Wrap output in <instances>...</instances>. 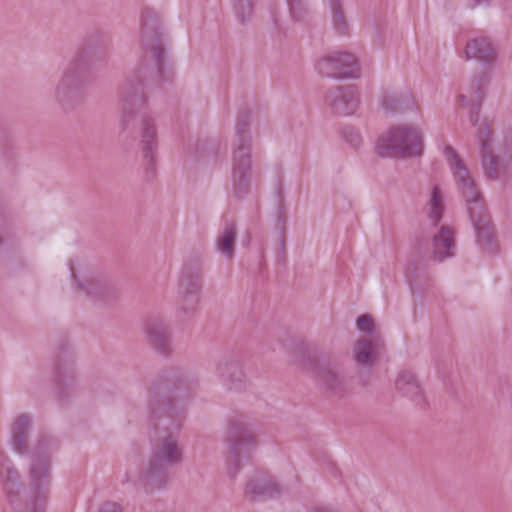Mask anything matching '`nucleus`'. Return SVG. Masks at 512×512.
<instances>
[{
  "mask_svg": "<svg viewBox=\"0 0 512 512\" xmlns=\"http://www.w3.org/2000/svg\"><path fill=\"white\" fill-rule=\"evenodd\" d=\"M182 459L183 449L175 435L164 433L158 436L152 448L151 458L140 471V483L151 489L161 487L166 469L180 464Z\"/></svg>",
  "mask_w": 512,
  "mask_h": 512,
  "instance_id": "nucleus-1",
  "label": "nucleus"
},
{
  "mask_svg": "<svg viewBox=\"0 0 512 512\" xmlns=\"http://www.w3.org/2000/svg\"><path fill=\"white\" fill-rule=\"evenodd\" d=\"M445 152L459 188L465 198L470 219L477 230L478 240L482 242L486 239L489 242L491 236L488 230L489 220L482 197L467 168L455 152L451 148H446Z\"/></svg>",
  "mask_w": 512,
  "mask_h": 512,
  "instance_id": "nucleus-2",
  "label": "nucleus"
},
{
  "mask_svg": "<svg viewBox=\"0 0 512 512\" xmlns=\"http://www.w3.org/2000/svg\"><path fill=\"white\" fill-rule=\"evenodd\" d=\"M258 434L256 427L242 419L230 423L227 436L226 472L234 478L241 470L243 462L251 456L257 444Z\"/></svg>",
  "mask_w": 512,
  "mask_h": 512,
  "instance_id": "nucleus-3",
  "label": "nucleus"
},
{
  "mask_svg": "<svg viewBox=\"0 0 512 512\" xmlns=\"http://www.w3.org/2000/svg\"><path fill=\"white\" fill-rule=\"evenodd\" d=\"M378 152L387 157H413L422 152L420 131L412 126L400 125L392 127L378 141Z\"/></svg>",
  "mask_w": 512,
  "mask_h": 512,
  "instance_id": "nucleus-4",
  "label": "nucleus"
},
{
  "mask_svg": "<svg viewBox=\"0 0 512 512\" xmlns=\"http://www.w3.org/2000/svg\"><path fill=\"white\" fill-rule=\"evenodd\" d=\"M40 445L30 470L31 485L22 512H45L49 497V465Z\"/></svg>",
  "mask_w": 512,
  "mask_h": 512,
  "instance_id": "nucleus-5",
  "label": "nucleus"
},
{
  "mask_svg": "<svg viewBox=\"0 0 512 512\" xmlns=\"http://www.w3.org/2000/svg\"><path fill=\"white\" fill-rule=\"evenodd\" d=\"M478 139L486 177L495 180L505 175L511 162L510 151L494 143L491 129L486 122L479 125Z\"/></svg>",
  "mask_w": 512,
  "mask_h": 512,
  "instance_id": "nucleus-6",
  "label": "nucleus"
},
{
  "mask_svg": "<svg viewBox=\"0 0 512 512\" xmlns=\"http://www.w3.org/2000/svg\"><path fill=\"white\" fill-rule=\"evenodd\" d=\"M247 122L239 120L236 131L239 144L233 153L232 178L233 188L237 194L244 193L252 178V159L250 142L246 137Z\"/></svg>",
  "mask_w": 512,
  "mask_h": 512,
  "instance_id": "nucleus-7",
  "label": "nucleus"
},
{
  "mask_svg": "<svg viewBox=\"0 0 512 512\" xmlns=\"http://www.w3.org/2000/svg\"><path fill=\"white\" fill-rule=\"evenodd\" d=\"M141 43L154 61L158 71H160L164 59L162 33L157 13L149 8L144 9L142 12Z\"/></svg>",
  "mask_w": 512,
  "mask_h": 512,
  "instance_id": "nucleus-8",
  "label": "nucleus"
},
{
  "mask_svg": "<svg viewBox=\"0 0 512 512\" xmlns=\"http://www.w3.org/2000/svg\"><path fill=\"white\" fill-rule=\"evenodd\" d=\"M316 69L322 76L330 78H354L359 69L356 58L348 52H333L321 57Z\"/></svg>",
  "mask_w": 512,
  "mask_h": 512,
  "instance_id": "nucleus-9",
  "label": "nucleus"
},
{
  "mask_svg": "<svg viewBox=\"0 0 512 512\" xmlns=\"http://www.w3.org/2000/svg\"><path fill=\"white\" fill-rule=\"evenodd\" d=\"M84 66L80 60H74L66 67L55 88V97L60 102L73 99L83 84Z\"/></svg>",
  "mask_w": 512,
  "mask_h": 512,
  "instance_id": "nucleus-10",
  "label": "nucleus"
},
{
  "mask_svg": "<svg viewBox=\"0 0 512 512\" xmlns=\"http://www.w3.org/2000/svg\"><path fill=\"white\" fill-rule=\"evenodd\" d=\"M326 102L335 113L343 116L352 115L359 108L360 93L352 85L335 87L327 92Z\"/></svg>",
  "mask_w": 512,
  "mask_h": 512,
  "instance_id": "nucleus-11",
  "label": "nucleus"
},
{
  "mask_svg": "<svg viewBox=\"0 0 512 512\" xmlns=\"http://www.w3.org/2000/svg\"><path fill=\"white\" fill-rule=\"evenodd\" d=\"M383 340L379 334L360 337L353 345V358L363 367L373 366L377 360Z\"/></svg>",
  "mask_w": 512,
  "mask_h": 512,
  "instance_id": "nucleus-12",
  "label": "nucleus"
},
{
  "mask_svg": "<svg viewBox=\"0 0 512 512\" xmlns=\"http://www.w3.org/2000/svg\"><path fill=\"white\" fill-rule=\"evenodd\" d=\"M281 490L275 479L258 473L248 479L245 486V496L252 501L263 500L280 495Z\"/></svg>",
  "mask_w": 512,
  "mask_h": 512,
  "instance_id": "nucleus-13",
  "label": "nucleus"
},
{
  "mask_svg": "<svg viewBox=\"0 0 512 512\" xmlns=\"http://www.w3.org/2000/svg\"><path fill=\"white\" fill-rule=\"evenodd\" d=\"M316 379L321 389L331 396H340L345 391L344 378L331 366H319Z\"/></svg>",
  "mask_w": 512,
  "mask_h": 512,
  "instance_id": "nucleus-14",
  "label": "nucleus"
},
{
  "mask_svg": "<svg viewBox=\"0 0 512 512\" xmlns=\"http://www.w3.org/2000/svg\"><path fill=\"white\" fill-rule=\"evenodd\" d=\"M146 333L151 345L162 354L171 350V335L168 326L161 320L153 319L146 324Z\"/></svg>",
  "mask_w": 512,
  "mask_h": 512,
  "instance_id": "nucleus-15",
  "label": "nucleus"
},
{
  "mask_svg": "<svg viewBox=\"0 0 512 512\" xmlns=\"http://www.w3.org/2000/svg\"><path fill=\"white\" fill-rule=\"evenodd\" d=\"M140 135L145 157L149 162H153L157 149L158 138L155 119L151 115H142L140 120Z\"/></svg>",
  "mask_w": 512,
  "mask_h": 512,
  "instance_id": "nucleus-16",
  "label": "nucleus"
},
{
  "mask_svg": "<svg viewBox=\"0 0 512 512\" xmlns=\"http://www.w3.org/2000/svg\"><path fill=\"white\" fill-rule=\"evenodd\" d=\"M465 55L468 59H476L485 63H491L496 59L494 47L490 40L483 36L472 38L467 42Z\"/></svg>",
  "mask_w": 512,
  "mask_h": 512,
  "instance_id": "nucleus-17",
  "label": "nucleus"
},
{
  "mask_svg": "<svg viewBox=\"0 0 512 512\" xmlns=\"http://www.w3.org/2000/svg\"><path fill=\"white\" fill-rule=\"evenodd\" d=\"M454 231L443 226L433 238V254L438 260H443L454 255Z\"/></svg>",
  "mask_w": 512,
  "mask_h": 512,
  "instance_id": "nucleus-18",
  "label": "nucleus"
},
{
  "mask_svg": "<svg viewBox=\"0 0 512 512\" xmlns=\"http://www.w3.org/2000/svg\"><path fill=\"white\" fill-rule=\"evenodd\" d=\"M236 226L233 222L226 223L216 239V248L219 253L232 259L235 252Z\"/></svg>",
  "mask_w": 512,
  "mask_h": 512,
  "instance_id": "nucleus-19",
  "label": "nucleus"
},
{
  "mask_svg": "<svg viewBox=\"0 0 512 512\" xmlns=\"http://www.w3.org/2000/svg\"><path fill=\"white\" fill-rule=\"evenodd\" d=\"M395 385L399 392L411 400L418 401L421 399L422 390L413 373L409 371L400 372Z\"/></svg>",
  "mask_w": 512,
  "mask_h": 512,
  "instance_id": "nucleus-20",
  "label": "nucleus"
},
{
  "mask_svg": "<svg viewBox=\"0 0 512 512\" xmlns=\"http://www.w3.org/2000/svg\"><path fill=\"white\" fill-rule=\"evenodd\" d=\"M79 287L89 296L107 300L114 294V289L106 281L99 279L87 280L85 283H79Z\"/></svg>",
  "mask_w": 512,
  "mask_h": 512,
  "instance_id": "nucleus-21",
  "label": "nucleus"
},
{
  "mask_svg": "<svg viewBox=\"0 0 512 512\" xmlns=\"http://www.w3.org/2000/svg\"><path fill=\"white\" fill-rule=\"evenodd\" d=\"M29 428V418L20 415L15 419L12 426V445L18 452H22L26 445V435Z\"/></svg>",
  "mask_w": 512,
  "mask_h": 512,
  "instance_id": "nucleus-22",
  "label": "nucleus"
},
{
  "mask_svg": "<svg viewBox=\"0 0 512 512\" xmlns=\"http://www.w3.org/2000/svg\"><path fill=\"white\" fill-rule=\"evenodd\" d=\"M444 199L438 187H433L428 201V216L436 224L444 212Z\"/></svg>",
  "mask_w": 512,
  "mask_h": 512,
  "instance_id": "nucleus-23",
  "label": "nucleus"
},
{
  "mask_svg": "<svg viewBox=\"0 0 512 512\" xmlns=\"http://www.w3.org/2000/svg\"><path fill=\"white\" fill-rule=\"evenodd\" d=\"M383 107L386 110L413 109L415 102L410 95L404 96L402 100L394 95H385L383 98Z\"/></svg>",
  "mask_w": 512,
  "mask_h": 512,
  "instance_id": "nucleus-24",
  "label": "nucleus"
},
{
  "mask_svg": "<svg viewBox=\"0 0 512 512\" xmlns=\"http://www.w3.org/2000/svg\"><path fill=\"white\" fill-rule=\"evenodd\" d=\"M0 477L2 478L8 497H11L12 487L18 480L16 471L10 468L6 458L0 459Z\"/></svg>",
  "mask_w": 512,
  "mask_h": 512,
  "instance_id": "nucleus-25",
  "label": "nucleus"
},
{
  "mask_svg": "<svg viewBox=\"0 0 512 512\" xmlns=\"http://www.w3.org/2000/svg\"><path fill=\"white\" fill-rule=\"evenodd\" d=\"M234 10L237 18L244 22L249 19L253 14V1L252 0H235Z\"/></svg>",
  "mask_w": 512,
  "mask_h": 512,
  "instance_id": "nucleus-26",
  "label": "nucleus"
},
{
  "mask_svg": "<svg viewBox=\"0 0 512 512\" xmlns=\"http://www.w3.org/2000/svg\"><path fill=\"white\" fill-rule=\"evenodd\" d=\"M487 85L488 78L486 76H483L478 80H473L470 87V100L480 102L484 97V89L487 87Z\"/></svg>",
  "mask_w": 512,
  "mask_h": 512,
  "instance_id": "nucleus-27",
  "label": "nucleus"
},
{
  "mask_svg": "<svg viewBox=\"0 0 512 512\" xmlns=\"http://www.w3.org/2000/svg\"><path fill=\"white\" fill-rule=\"evenodd\" d=\"M292 17L297 21H303L307 16V8L302 0H287Z\"/></svg>",
  "mask_w": 512,
  "mask_h": 512,
  "instance_id": "nucleus-28",
  "label": "nucleus"
},
{
  "mask_svg": "<svg viewBox=\"0 0 512 512\" xmlns=\"http://www.w3.org/2000/svg\"><path fill=\"white\" fill-rule=\"evenodd\" d=\"M356 325H357V329L360 332H363V333H366V334H370V336H373V335L377 334V333H374V330H375L374 320L368 314L361 315L357 319Z\"/></svg>",
  "mask_w": 512,
  "mask_h": 512,
  "instance_id": "nucleus-29",
  "label": "nucleus"
},
{
  "mask_svg": "<svg viewBox=\"0 0 512 512\" xmlns=\"http://www.w3.org/2000/svg\"><path fill=\"white\" fill-rule=\"evenodd\" d=\"M150 404L153 406L155 410H161L171 417L174 416V403L170 399L165 397L159 400L157 397H151Z\"/></svg>",
  "mask_w": 512,
  "mask_h": 512,
  "instance_id": "nucleus-30",
  "label": "nucleus"
},
{
  "mask_svg": "<svg viewBox=\"0 0 512 512\" xmlns=\"http://www.w3.org/2000/svg\"><path fill=\"white\" fill-rule=\"evenodd\" d=\"M123 105H122V119L121 123L123 128L125 129L128 126L129 119L132 116V110L129 108V102L125 98L124 95H122Z\"/></svg>",
  "mask_w": 512,
  "mask_h": 512,
  "instance_id": "nucleus-31",
  "label": "nucleus"
},
{
  "mask_svg": "<svg viewBox=\"0 0 512 512\" xmlns=\"http://www.w3.org/2000/svg\"><path fill=\"white\" fill-rule=\"evenodd\" d=\"M491 0H467V6L470 9H474L481 4L490 3Z\"/></svg>",
  "mask_w": 512,
  "mask_h": 512,
  "instance_id": "nucleus-32",
  "label": "nucleus"
},
{
  "mask_svg": "<svg viewBox=\"0 0 512 512\" xmlns=\"http://www.w3.org/2000/svg\"><path fill=\"white\" fill-rule=\"evenodd\" d=\"M349 141L352 143V145L358 146L361 142V138L357 133L351 132V138Z\"/></svg>",
  "mask_w": 512,
  "mask_h": 512,
  "instance_id": "nucleus-33",
  "label": "nucleus"
},
{
  "mask_svg": "<svg viewBox=\"0 0 512 512\" xmlns=\"http://www.w3.org/2000/svg\"><path fill=\"white\" fill-rule=\"evenodd\" d=\"M200 290V285L198 283H193V291L192 293L196 295Z\"/></svg>",
  "mask_w": 512,
  "mask_h": 512,
  "instance_id": "nucleus-34",
  "label": "nucleus"
},
{
  "mask_svg": "<svg viewBox=\"0 0 512 512\" xmlns=\"http://www.w3.org/2000/svg\"><path fill=\"white\" fill-rule=\"evenodd\" d=\"M342 20V15L341 14H335V21L338 22V21H341Z\"/></svg>",
  "mask_w": 512,
  "mask_h": 512,
  "instance_id": "nucleus-35",
  "label": "nucleus"
},
{
  "mask_svg": "<svg viewBox=\"0 0 512 512\" xmlns=\"http://www.w3.org/2000/svg\"><path fill=\"white\" fill-rule=\"evenodd\" d=\"M4 244V239L2 236H0V246H2Z\"/></svg>",
  "mask_w": 512,
  "mask_h": 512,
  "instance_id": "nucleus-36",
  "label": "nucleus"
},
{
  "mask_svg": "<svg viewBox=\"0 0 512 512\" xmlns=\"http://www.w3.org/2000/svg\"><path fill=\"white\" fill-rule=\"evenodd\" d=\"M114 512H116V511H114Z\"/></svg>",
  "mask_w": 512,
  "mask_h": 512,
  "instance_id": "nucleus-37",
  "label": "nucleus"
}]
</instances>
